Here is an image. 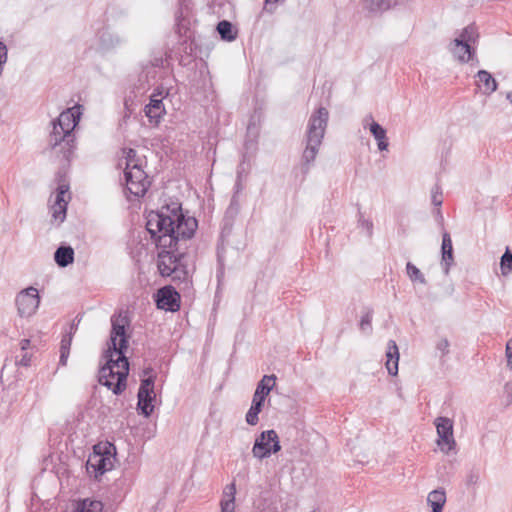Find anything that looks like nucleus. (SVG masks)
Here are the masks:
<instances>
[{"label":"nucleus","instance_id":"f257e3e1","mask_svg":"<svg viewBox=\"0 0 512 512\" xmlns=\"http://www.w3.org/2000/svg\"><path fill=\"white\" fill-rule=\"evenodd\" d=\"M146 229L155 242L158 252V269L162 276L173 280L186 281L189 270L184 263L187 240L191 239L198 227L194 217L185 216L180 203L165 205L152 210L146 217Z\"/></svg>","mask_w":512,"mask_h":512},{"label":"nucleus","instance_id":"f03ea898","mask_svg":"<svg viewBox=\"0 0 512 512\" xmlns=\"http://www.w3.org/2000/svg\"><path fill=\"white\" fill-rule=\"evenodd\" d=\"M110 345L105 352L107 362L100 368L99 383L110 389L115 395H120L126 388L129 374V362L125 356L128 346L126 327H129L127 316L119 313L111 317Z\"/></svg>","mask_w":512,"mask_h":512},{"label":"nucleus","instance_id":"7ed1b4c3","mask_svg":"<svg viewBox=\"0 0 512 512\" xmlns=\"http://www.w3.org/2000/svg\"><path fill=\"white\" fill-rule=\"evenodd\" d=\"M329 120V112L325 107H319L314 111L307 124L305 134V149L301 157V170L304 174L308 173L313 166L319 148L322 144Z\"/></svg>","mask_w":512,"mask_h":512},{"label":"nucleus","instance_id":"20e7f679","mask_svg":"<svg viewBox=\"0 0 512 512\" xmlns=\"http://www.w3.org/2000/svg\"><path fill=\"white\" fill-rule=\"evenodd\" d=\"M75 135H60L59 132H51L48 138V147L53 155L63 161L62 169L57 173V187L54 192H69L70 186L64 169L69 166L76 149Z\"/></svg>","mask_w":512,"mask_h":512},{"label":"nucleus","instance_id":"39448f33","mask_svg":"<svg viewBox=\"0 0 512 512\" xmlns=\"http://www.w3.org/2000/svg\"><path fill=\"white\" fill-rule=\"evenodd\" d=\"M124 177L126 192H148L149 181L142 168V160L134 149L124 151Z\"/></svg>","mask_w":512,"mask_h":512},{"label":"nucleus","instance_id":"423d86ee","mask_svg":"<svg viewBox=\"0 0 512 512\" xmlns=\"http://www.w3.org/2000/svg\"><path fill=\"white\" fill-rule=\"evenodd\" d=\"M478 33L473 25L465 27L458 37L450 44V52L461 63L469 62L474 56L472 44L476 42Z\"/></svg>","mask_w":512,"mask_h":512},{"label":"nucleus","instance_id":"0eeeda50","mask_svg":"<svg viewBox=\"0 0 512 512\" xmlns=\"http://www.w3.org/2000/svg\"><path fill=\"white\" fill-rule=\"evenodd\" d=\"M275 375H264L258 382L253 395L252 404L246 413V422L254 426L259 422V413L262 411L264 402L270 391L275 386Z\"/></svg>","mask_w":512,"mask_h":512},{"label":"nucleus","instance_id":"6e6552de","mask_svg":"<svg viewBox=\"0 0 512 512\" xmlns=\"http://www.w3.org/2000/svg\"><path fill=\"white\" fill-rule=\"evenodd\" d=\"M281 450L277 432L273 429L262 431L255 439L252 454L255 458L263 460Z\"/></svg>","mask_w":512,"mask_h":512},{"label":"nucleus","instance_id":"1a4fd4ad","mask_svg":"<svg viewBox=\"0 0 512 512\" xmlns=\"http://www.w3.org/2000/svg\"><path fill=\"white\" fill-rule=\"evenodd\" d=\"M113 455L107 447L101 448L95 445L93 453L89 455L86 462V470L88 474L93 475L96 479L113 467Z\"/></svg>","mask_w":512,"mask_h":512},{"label":"nucleus","instance_id":"9d476101","mask_svg":"<svg viewBox=\"0 0 512 512\" xmlns=\"http://www.w3.org/2000/svg\"><path fill=\"white\" fill-rule=\"evenodd\" d=\"M81 116V106L75 105L63 111L56 120L52 121V131L60 135H74L73 130L78 124Z\"/></svg>","mask_w":512,"mask_h":512},{"label":"nucleus","instance_id":"9b49d317","mask_svg":"<svg viewBox=\"0 0 512 512\" xmlns=\"http://www.w3.org/2000/svg\"><path fill=\"white\" fill-rule=\"evenodd\" d=\"M40 304L39 292L35 287H28L20 291L16 297L18 313L22 317L34 315Z\"/></svg>","mask_w":512,"mask_h":512},{"label":"nucleus","instance_id":"f8f14e48","mask_svg":"<svg viewBox=\"0 0 512 512\" xmlns=\"http://www.w3.org/2000/svg\"><path fill=\"white\" fill-rule=\"evenodd\" d=\"M438 440L437 444L441 451L449 453L454 449L456 442L453 437V422L446 417H438L435 420Z\"/></svg>","mask_w":512,"mask_h":512},{"label":"nucleus","instance_id":"ddd939ff","mask_svg":"<svg viewBox=\"0 0 512 512\" xmlns=\"http://www.w3.org/2000/svg\"><path fill=\"white\" fill-rule=\"evenodd\" d=\"M157 307L170 312L180 309V295L172 286H164L157 292Z\"/></svg>","mask_w":512,"mask_h":512},{"label":"nucleus","instance_id":"4468645a","mask_svg":"<svg viewBox=\"0 0 512 512\" xmlns=\"http://www.w3.org/2000/svg\"><path fill=\"white\" fill-rule=\"evenodd\" d=\"M454 264V254L451 236L447 231L442 234L441 245V266L445 275L449 274L450 268Z\"/></svg>","mask_w":512,"mask_h":512},{"label":"nucleus","instance_id":"2eb2a0df","mask_svg":"<svg viewBox=\"0 0 512 512\" xmlns=\"http://www.w3.org/2000/svg\"><path fill=\"white\" fill-rule=\"evenodd\" d=\"M70 194H56V198L50 207L51 217L59 224L64 222Z\"/></svg>","mask_w":512,"mask_h":512},{"label":"nucleus","instance_id":"dca6fc26","mask_svg":"<svg viewBox=\"0 0 512 512\" xmlns=\"http://www.w3.org/2000/svg\"><path fill=\"white\" fill-rule=\"evenodd\" d=\"M475 84L484 95H491L498 87L495 78L486 70H479L477 72Z\"/></svg>","mask_w":512,"mask_h":512},{"label":"nucleus","instance_id":"f3484780","mask_svg":"<svg viewBox=\"0 0 512 512\" xmlns=\"http://www.w3.org/2000/svg\"><path fill=\"white\" fill-rule=\"evenodd\" d=\"M399 349L394 340H389L387 343L386 350V369L388 374L396 376L398 374V363H399Z\"/></svg>","mask_w":512,"mask_h":512},{"label":"nucleus","instance_id":"a211bd4d","mask_svg":"<svg viewBox=\"0 0 512 512\" xmlns=\"http://www.w3.org/2000/svg\"><path fill=\"white\" fill-rule=\"evenodd\" d=\"M155 397V392L148 391L145 394L141 393V391H138L137 410L139 411L140 414H142L145 417H149L153 413L154 405L152 404V402L154 401Z\"/></svg>","mask_w":512,"mask_h":512},{"label":"nucleus","instance_id":"6ab92c4d","mask_svg":"<svg viewBox=\"0 0 512 512\" xmlns=\"http://www.w3.org/2000/svg\"><path fill=\"white\" fill-rule=\"evenodd\" d=\"M159 95L153 94L150 98L149 104L145 106V114L150 120H158L161 118L164 113V106L162 103V98L158 97Z\"/></svg>","mask_w":512,"mask_h":512},{"label":"nucleus","instance_id":"aec40b11","mask_svg":"<svg viewBox=\"0 0 512 512\" xmlns=\"http://www.w3.org/2000/svg\"><path fill=\"white\" fill-rule=\"evenodd\" d=\"M236 486L234 483L227 485L220 501V512H235Z\"/></svg>","mask_w":512,"mask_h":512},{"label":"nucleus","instance_id":"412c9836","mask_svg":"<svg viewBox=\"0 0 512 512\" xmlns=\"http://www.w3.org/2000/svg\"><path fill=\"white\" fill-rule=\"evenodd\" d=\"M54 260L59 267H67L74 261V250L71 246H60L54 253Z\"/></svg>","mask_w":512,"mask_h":512},{"label":"nucleus","instance_id":"4be33fe9","mask_svg":"<svg viewBox=\"0 0 512 512\" xmlns=\"http://www.w3.org/2000/svg\"><path fill=\"white\" fill-rule=\"evenodd\" d=\"M369 130L375 140L377 141V146L380 151H384L388 149V139L386 136V130L377 122L372 121Z\"/></svg>","mask_w":512,"mask_h":512},{"label":"nucleus","instance_id":"5701e85b","mask_svg":"<svg viewBox=\"0 0 512 512\" xmlns=\"http://www.w3.org/2000/svg\"><path fill=\"white\" fill-rule=\"evenodd\" d=\"M427 502L432 508V512H442L446 503V493L444 489H436L428 494Z\"/></svg>","mask_w":512,"mask_h":512},{"label":"nucleus","instance_id":"b1692460","mask_svg":"<svg viewBox=\"0 0 512 512\" xmlns=\"http://www.w3.org/2000/svg\"><path fill=\"white\" fill-rule=\"evenodd\" d=\"M362 3L371 12H382L396 6L398 0H362Z\"/></svg>","mask_w":512,"mask_h":512},{"label":"nucleus","instance_id":"393cba45","mask_svg":"<svg viewBox=\"0 0 512 512\" xmlns=\"http://www.w3.org/2000/svg\"><path fill=\"white\" fill-rule=\"evenodd\" d=\"M217 31L221 38L226 41H233L237 37V32L233 30V25L227 20H222L217 24Z\"/></svg>","mask_w":512,"mask_h":512},{"label":"nucleus","instance_id":"a878e982","mask_svg":"<svg viewBox=\"0 0 512 512\" xmlns=\"http://www.w3.org/2000/svg\"><path fill=\"white\" fill-rule=\"evenodd\" d=\"M153 369L151 367L145 368L143 370V374L147 376L146 378L141 380L140 387L138 391L141 393H145L150 391L154 392V376L152 375Z\"/></svg>","mask_w":512,"mask_h":512},{"label":"nucleus","instance_id":"bb28decb","mask_svg":"<svg viewBox=\"0 0 512 512\" xmlns=\"http://www.w3.org/2000/svg\"><path fill=\"white\" fill-rule=\"evenodd\" d=\"M406 272L412 282H419L426 284V279L423 273L411 262L406 264Z\"/></svg>","mask_w":512,"mask_h":512},{"label":"nucleus","instance_id":"cd10ccee","mask_svg":"<svg viewBox=\"0 0 512 512\" xmlns=\"http://www.w3.org/2000/svg\"><path fill=\"white\" fill-rule=\"evenodd\" d=\"M500 268L503 275L512 272V252L507 247L500 260Z\"/></svg>","mask_w":512,"mask_h":512},{"label":"nucleus","instance_id":"c85d7f7f","mask_svg":"<svg viewBox=\"0 0 512 512\" xmlns=\"http://www.w3.org/2000/svg\"><path fill=\"white\" fill-rule=\"evenodd\" d=\"M358 228L367 237L371 238L373 235V222L369 219L364 218L363 214L359 211Z\"/></svg>","mask_w":512,"mask_h":512},{"label":"nucleus","instance_id":"c756f323","mask_svg":"<svg viewBox=\"0 0 512 512\" xmlns=\"http://www.w3.org/2000/svg\"><path fill=\"white\" fill-rule=\"evenodd\" d=\"M103 505L100 501L84 500L78 507V512H101Z\"/></svg>","mask_w":512,"mask_h":512},{"label":"nucleus","instance_id":"7c9ffc66","mask_svg":"<svg viewBox=\"0 0 512 512\" xmlns=\"http://www.w3.org/2000/svg\"><path fill=\"white\" fill-rule=\"evenodd\" d=\"M372 317H373L372 309H368L367 312L361 317L360 329L362 331H364V332L365 331H369V332L372 331V326H371Z\"/></svg>","mask_w":512,"mask_h":512},{"label":"nucleus","instance_id":"2f4dec72","mask_svg":"<svg viewBox=\"0 0 512 512\" xmlns=\"http://www.w3.org/2000/svg\"><path fill=\"white\" fill-rule=\"evenodd\" d=\"M239 209H240L239 202L237 200L236 195L234 194L231 199L230 205L226 210V217L227 218L235 217L238 214Z\"/></svg>","mask_w":512,"mask_h":512},{"label":"nucleus","instance_id":"473e14b6","mask_svg":"<svg viewBox=\"0 0 512 512\" xmlns=\"http://www.w3.org/2000/svg\"><path fill=\"white\" fill-rule=\"evenodd\" d=\"M503 392L505 396V406L508 407L512 404V381L505 383Z\"/></svg>","mask_w":512,"mask_h":512},{"label":"nucleus","instance_id":"72a5a7b5","mask_svg":"<svg viewBox=\"0 0 512 512\" xmlns=\"http://www.w3.org/2000/svg\"><path fill=\"white\" fill-rule=\"evenodd\" d=\"M72 332H68L66 333L62 340H61V345H60V350L61 351H65V352H69L70 353V347H71V342H72Z\"/></svg>","mask_w":512,"mask_h":512},{"label":"nucleus","instance_id":"f704fd0d","mask_svg":"<svg viewBox=\"0 0 512 512\" xmlns=\"http://www.w3.org/2000/svg\"><path fill=\"white\" fill-rule=\"evenodd\" d=\"M505 355L507 358V367L512 371V338L506 343Z\"/></svg>","mask_w":512,"mask_h":512},{"label":"nucleus","instance_id":"c9c22d12","mask_svg":"<svg viewBox=\"0 0 512 512\" xmlns=\"http://www.w3.org/2000/svg\"><path fill=\"white\" fill-rule=\"evenodd\" d=\"M479 473L477 471H470L467 475V486H476L479 482Z\"/></svg>","mask_w":512,"mask_h":512},{"label":"nucleus","instance_id":"e433bc0d","mask_svg":"<svg viewBox=\"0 0 512 512\" xmlns=\"http://www.w3.org/2000/svg\"><path fill=\"white\" fill-rule=\"evenodd\" d=\"M449 346V341L446 338H443L437 343L436 348L442 353V355H446L449 352Z\"/></svg>","mask_w":512,"mask_h":512},{"label":"nucleus","instance_id":"4c0bfd02","mask_svg":"<svg viewBox=\"0 0 512 512\" xmlns=\"http://www.w3.org/2000/svg\"><path fill=\"white\" fill-rule=\"evenodd\" d=\"M433 215H434L435 220L438 223V225L443 228V226H444V217L442 215V212H441L440 208H435L433 210Z\"/></svg>","mask_w":512,"mask_h":512},{"label":"nucleus","instance_id":"58836bf2","mask_svg":"<svg viewBox=\"0 0 512 512\" xmlns=\"http://www.w3.org/2000/svg\"><path fill=\"white\" fill-rule=\"evenodd\" d=\"M31 362V357L28 353H25L20 360L16 361L17 365L28 367Z\"/></svg>","mask_w":512,"mask_h":512},{"label":"nucleus","instance_id":"ea45409f","mask_svg":"<svg viewBox=\"0 0 512 512\" xmlns=\"http://www.w3.org/2000/svg\"><path fill=\"white\" fill-rule=\"evenodd\" d=\"M7 60V48L4 43L0 42V64H4Z\"/></svg>","mask_w":512,"mask_h":512},{"label":"nucleus","instance_id":"a19ab883","mask_svg":"<svg viewBox=\"0 0 512 512\" xmlns=\"http://www.w3.org/2000/svg\"><path fill=\"white\" fill-rule=\"evenodd\" d=\"M432 203L436 208H440L443 203L442 194H433Z\"/></svg>","mask_w":512,"mask_h":512},{"label":"nucleus","instance_id":"79ce46f5","mask_svg":"<svg viewBox=\"0 0 512 512\" xmlns=\"http://www.w3.org/2000/svg\"><path fill=\"white\" fill-rule=\"evenodd\" d=\"M69 352L61 351L60 350V359H59V365L65 366L67 363V359L69 357Z\"/></svg>","mask_w":512,"mask_h":512},{"label":"nucleus","instance_id":"37998d69","mask_svg":"<svg viewBox=\"0 0 512 512\" xmlns=\"http://www.w3.org/2000/svg\"><path fill=\"white\" fill-rule=\"evenodd\" d=\"M29 344H30V340H28V339H24V340H22V341H21V348H22V350L27 349V347L29 346Z\"/></svg>","mask_w":512,"mask_h":512},{"label":"nucleus","instance_id":"c03bdc74","mask_svg":"<svg viewBox=\"0 0 512 512\" xmlns=\"http://www.w3.org/2000/svg\"><path fill=\"white\" fill-rule=\"evenodd\" d=\"M76 329H77V324L72 323L69 332H72V335H73Z\"/></svg>","mask_w":512,"mask_h":512},{"label":"nucleus","instance_id":"a18cd8bd","mask_svg":"<svg viewBox=\"0 0 512 512\" xmlns=\"http://www.w3.org/2000/svg\"><path fill=\"white\" fill-rule=\"evenodd\" d=\"M370 120L373 121L372 115L366 116L365 119H364V124H366L367 122H370Z\"/></svg>","mask_w":512,"mask_h":512},{"label":"nucleus","instance_id":"49530a36","mask_svg":"<svg viewBox=\"0 0 512 512\" xmlns=\"http://www.w3.org/2000/svg\"><path fill=\"white\" fill-rule=\"evenodd\" d=\"M506 98L512 104V92L507 93Z\"/></svg>","mask_w":512,"mask_h":512},{"label":"nucleus","instance_id":"de8ad7c7","mask_svg":"<svg viewBox=\"0 0 512 512\" xmlns=\"http://www.w3.org/2000/svg\"><path fill=\"white\" fill-rule=\"evenodd\" d=\"M279 0H266V3H275V2H278Z\"/></svg>","mask_w":512,"mask_h":512},{"label":"nucleus","instance_id":"09e8293b","mask_svg":"<svg viewBox=\"0 0 512 512\" xmlns=\"http://www.w3.org/2000/svg\"><path fill=\"white\" fill-rule=\"evenodd\" d=\"M134 196H137V197H144L146 194L144 193H141V194H133Z\"/></svg>","mask_w":512,"mask_h":512},{"label":"nucleus","instance_id":"8fccbe9b","mask_svg":"<svg viewBox=\"0 0 512 512\" xmlns=\"http://www.w3.org/2000/svg\"><path fill=\"white\" fill-rule=\"evenodd\" d=\"M111 447H112V449H115V446H112L111 444L108 449L110 450Z\"/></svg>","mask_w":512,"mask_h":512}]
</instances>
